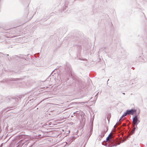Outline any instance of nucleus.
Returning a JSON list of instances; mask_svg holds the SVG:
<instances>
[{"mask_svg": "<svg viewBox=\"0 0 147 147\" xmlns=\"http://www.w3.org/2000/svg\"><path fill=\"white\" fill-rule=\"evenodd\" d=\"M137 125H135V126H136V127H137Z\"/></svg>", "mask_w": 147, "mask_h": 147, "instance_id": "obj_12", "label": "nucleus"}, {"mask_svg": "<svg viewBox=\"0 0 147 147\" xmlns=\"http://www.w3.org/2000/svg\"><path fill=\"white\" fill-rule=\"evenodd\" d=\"M84 102H80V103L81 104H84Z\"/></svg>", "mask_w": 147, "mask_h": 147, "instance_id": "obj_9", "label": "nucleus"}, {"mask_svg": "<svg viewBox=\"0 0 147 147\" xmlns=\"http://www.w3.org/2000/svg\"><path fill=\"white\" fill-rule=\"evenodd\" d=\"M121 124V123L120 122H117L116 124L117 125H119L120 124Z\"/></svg>", "mask_w": 147, "mask_h": 147, "instance_id": "obj_5", "label": "nucleus"}, {"mask_svg": "<svg viewBox=\"0 0 147 147\" xmlns=\"http://www.w3.org/2000/svg\"><path fill=\"white\" fill-rule=\"evenodd\" d=\"M121 118H120V119L119 120V121H120V120H121Z\"/></svg>", "mask_w": 147, "mask_h": 147, "instance_id": "obj_10", "label": "nucleus"}, {"mask_svg": "<svg viewBox=\"0 0 147 147\" xmlns=\"http://www.w3.org/2000/svg\"><path fill=\"white\" fill-rule=\"evenodd\" d=\"M126 125L125 124H123V126H125Z\"/></svg>", "mask_w": 147, "mask_h": 147, "instance_id": "obj_11", "label": "nucleus"}, {"mask_svg": "<svg viewBox=\"0 0 147 147\" xmlns=\"http://www.w3.org/2000/svg\"><path fill=\"white\" fill-rule=\"evenodd\" d=\"M134 132H133V131H131V134H133L134 133Z\"/></svg>", "mask_w": 147, "mask_h": 147, "instance_id": "obj_8", "label": "nucleus"}, {"mask_svg": "<svg viewBox=\"0 0 147 147\" xmlns=\"http://www.w3.org/2000/svg\"><path fill=\"white\" fill-rule=\"evenodd\" d=\"M117 125L116 124L115 125H114V128H115L117 127Z\"/></svg>", "mask_w": 147, "mask_h": 147, "instance_id": "obj_7", "label": "nucleus"}, {"mask_svg": "<svg viewBox=\"0 0 147 147\" xmlns=\"http://www.w3.org/2000/svg\"><path fill=\"white\" fill-rule=\"evenodd\" d=\"M135 129H136V127H134V129H133V130H132V131H133V132H134V131H135Z\"/></svg>", "mask_w": 147, "mask_h": 147, "instance_id": "obj_6", "label": "nucleus"}, {"mask_svg": "<svg viewBox=\"0 0 147 147\" xmlns=\"http://www.w3.org/2000/svg\"><path fill=\"white\" fill-rule=\"evenodd\" d=\"M111 134L110 133L107 137L106 139V141L110 143L109 146L110 147H113L116 146L117 145H119L120 143H118L117 144H115V141L112 139L111 137Z\"/></svg>", "mask_w": 147, "mask_h": 147, "instance_id": "obj_1", "label": "nucleus"}, {"mask_svg": "<svg viewBox=\"0 0 147 147\" xmlns=\"http://www.w3.org/2000/svg\"><path fill=\"white\" fill-rule=\"evenodd\" d=\"M127 115V114H126V113H124L121 117V119H122L123 117L124 116H126Z\"/></svg>", "mask_w": 147, "mask_h": 147, "instance_id": "obj_4", "label": "nucleus"}, {"mask_svg": "<svg viewBox=\"0 0 147 147\" xmlns=\"http://www.w3.org/2000/svg\"><path fill=\"white\" fill-rule=\"evenodd\" d=\"M136 111V110L135 109L127 110L126 111V113L127 115L130 114L133 115Z\"/></svg>", "mask_w": 147, "mask_h": 147, "instance_id": "obj_3", "label": "nucleus"}, {"mask_svg": "<svg viewBox=\"0 0 147 147\" xmlns=\"http://www.w3.org/2000/svg\"><path fill=\"white\" fill-rule=\"evenodd\" d=\"M140 121L137 118V115L135 116L133 119V126H135V125H137V124L140 122Z\"/></svg>", "mask_w": 147, "mask_h": 147, "instance_id": "obj_2", "label": "nucleus"}]
</instances>
